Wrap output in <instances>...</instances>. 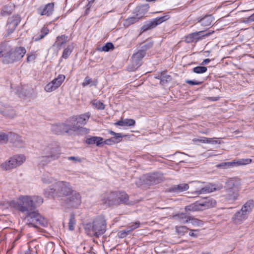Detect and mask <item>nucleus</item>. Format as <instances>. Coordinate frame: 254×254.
<instances>
[{"label": "nucleus", "instance_id": "nucleus-1", "mask_svg": "<svg viewBox=\"0 0 254 254\" xmlns=\"http://www.w3.org/2000/svg\"><path fill=\"white\" fill-rule=\"evenodd\" d=\"M43 202V198L39 196L21 195L16 200L11 201L10 206L26 214L34 210Z\"/></svg>", "mask_w": 254, "mask_h": 254}, {"label": "nucleus", "instance_id": "nucleus-2", "mask_svg": "<svg viewBox=\"0 0 254 254\" xmlns=\"http://www.w3.org/2000/svg\"><path fill=\"white\" fill-rule=\"evenodd\" d=\"M73 192L69 183L64 181L56 182L44 191V194L47 197L51 196L54 197L66 196Z\"/></svg>", "mask_w": 254, "mask_h": 254}, {"label": "nucleus", "instance_id": "nucleus-3", "mask_svg": "<svg viewBox=\"0 0 254 254\" xmlns=\"http://www.w3.org/2000/svg\"><path fill=\"white\" fill-rule=\"evenodd\" d=\"M106 225L105 218L102 216H98L95 218L92 222L86 224L84 225V230L88 236L98 238L106 232Z\"/></svg>", "mask_w": 254, "mask_h": 254}, {"label": "nucleus", "instance_id": "nucleus-4", "mask_svg": "<svg viewBox=\"0 0 254 254\" xmlns=\"http://www.w3.org/2000/svg\"><path fill=\"white\" fill-rule=\"evenodd\" d=\"M42 156L39 158L40 162L45 165L50 162L59 159L61 155L60 148L55 144H50L41 150Z\"/></svg>", "mask_w": 254, "mask_h": 254}, {"label": "nucleus", "instance_id": "nucleus-5", "mask_svg": "<svg viewBox=\"0 0 254 254\" xmlns=\"http://www.w3.org/2000/svg\"><path fill=\"white\" fill-rule=\"evenodd\" d=\"M8 51L3 54L2 62L5 64H12L19 61L23 58L26 51L24 47H17L13 50L11 47L6 43L5 49H8Z\"/></svg>", "mask_w": 254, "mask_h": 254}, {"label": "nucleus", "instance_id": "nucleus-6", "mask_svg": "<svg viewBox=\"0 0 254 254\" xmlns=\"http://www.w3.org/2000/svg\"><path fill=\"white\" fill-rule=\"evenodd\" d=\"M26 160L23 154H17L5 160L0 165V168L4 171H10L22 165Z\"/></svg>", "mask_w": 254, "mask_h": 254}, {"label": "nucleus", "instance_id": "nucleus-7", "mask_svg": "<svg viewBox=\"0 0 254 254\" xmlns=\"http://www.w3.org/2000/svg\"><path fill=\"white\" fill-rule=\"evenodd\" d=\"M216 204V201L215 199L206 198L202 202L196 201L194 203L186 206L185 210L187 211H201L214 207Z\"/></svg>", "mask_w": 254, "mask_h": 254}, {"label": "nucleus", "instance_id": "nucleus-8", "mask_svg": "<svg viewBox=\"0 0 254 254\" xmlns=\"http://www.w3.org/2000/svg\"><path fill=\"white\" fill-rule=\"evenodd\" d=\"M28 224L34 227H38L39 226H44L46 223V220L39 213L33 210L26 213L25 217Z\"/></svg>", "mask_w": 254, "mask_h": 254}, {"label": "nucleus", "instance_id": "nucleus-9", "mask_svg": "<svg viewBox=\"0 0 254 254\" xmlns=\"http://www.w3.org/2000/svg\"><path fill=\"white\" fill-rule=\"evenodd\" d=\"M65 79V76L63 74H59L58 76L48 83L44 89L47 92H51L58 88Z\"/></svg>", "mask_w": 254, "mask_h": 254}, {"label": "nucleus", "instance_id": "nucleus-10", "mask_svg": "<svg viewBox=\"0 0 254 254\" xmlns=\"http://www.w3.org/2000/svg\"><path fill=\"white\" fill-rule=\"evenodd\" d=\"M61 128H62V133H68L70 131L78 132H86L87 129L82 127H79V126H75V124L69 123L67 124H61Z\"/></svg>", "mask_w": 254, "mask_h": 254}, {"label": "nucleus", "instance_id": "nucleus-11", "mask_svg": "<svg viewBox=\"0 0 254 254\" xmlns=\"http://www.w3.org/2000/svg\"><path fill=\"white\" fill-rule=\"evenodd\" d=\"M72 195L67 198L66 201L63 203V205H67L68 206L76 208L81 203V197L79 192H74L71 193Z\"/></svg>", "mask_w": 254, "mask_h": 254}, {"label": "nucleus", "instance_id": "nucleus-12", "mask_svg": "<svg viewBox=\"0 0 254 254\" xmlns=\"http://www.w3.org/2000/svg\"><path fill=\"white\" fill-rule=\"evenodd\" d=\"M5 99H0V113L3 116L13 118L15 116V112L11 107L5 103Z\"/></svg>", "mask_w": 254, "mask_h": 254}, {"label": "nucleus", "instance_id": "nucleus-13", "mask_svg": "<svg viewBox=\"0 0 254 254\" xmlns=\"http://www.w3.org/2000/svg\"><path fill=\"white\" fill-rule=\"evenodd\" d=\"M90 114L89 113H87L80 115L78 117H72L68 119L67 122L69 123L75 124V126H79V127H81V126H84L87 123L90 118Z\"/></svg>", "mask_w": 254, "mask_h": 254}, {"label": "nucleus", "instance_id": "nucleus-14", "mask_svg": "<svg viewBox=\"0 0 254 254\" xmlns=\"http://www.w3.org/2000/svg\"><path fill=\"white\" fill-rule=\"evenodd\" d=\"M20 21L21 18L19 15H15L8 19L7 24L8 35L13 32Z\"/></svg>", "mask_w": 254, "mask_h": 254}, {"label": "nucleus", "instance_id": "nucleus-15", "mask_svg": "<svg viewBox=\"0 0 254 254\" xmlns=\"http://www.w3.org/2000/svg\"><path fill=\"white\" fill-rule=\"evenodd\" d=\"M203 32V31H201L197 32H194L190 34L189 35L186 37L185 41L188 43H192L194 41H197L199 39H201L200 36L202 37H206L209 36L211 34L210 33L208 32L203 35H201V33Z\"/></svg>", "mask_w": 254, "mask_h": 254}, {"label": "nucleus", "instance_id": "nucleus-16", "mask_svg": "<svg viewBox=\"0 0 254 254\" xmlns=\"http://www.w3.org/2000/svg\"><path fill=\"white\" fill-rule=\"evenodd\" d=\"M248 218V215L244 213L241 209L237 211L232 218V221L236 225L241 224Z\"/></svg>", "mask_w": 254, "mask_h": 254}, {"label": "nucleus", "instance_id": "nucleus-17", "mask_svg": "<svg viewBox=\"0 0 254 254\" xmlns=\"http://www.w3.org/2000/svg\"><path fill=\"white\" fill-rule=\"evenodd\" d=\"M225 193L223 196L226 200L234 201L238 199L239 196L240 190L225 188Z\"/></svg>", "mask_w": 254, "mask_h": 254}, {"label": "nucleus", "instance_id": "nucleus-18", "mask_svg": "<svg viewBox=\"0 0 254 254\" xmlns=\"http://www.w3.org/2000/svg\"><path fill=\"white\" fill-rule=\"evenodd\" d=\"M241 182L237 178H231L226 183L225 188L232 189V190H240Z\"/></svg>", "mask_w": 254, "mask_h": 254}, {"label": "nucleus", "instance_id": "nucleus-19", "mask_svg": "<svg viewBox=\"0 0 254 254\" xmlns=\"http://www.w3.org/2000/svg\"><path fill=\"white\" fill-rule=\"evenodd\" d=\"M9 139L15 147L20 148L24 145L25 142L21 136L11 132H9Z\"/></svg>", "mask_w": 254, "mask_h": 254}, {"label": "nucleus", "instance_id": "nucleus-20", "mask_svg": "<svg viewBox=\"0 0 254 254\" xmlns=\"http://www.w3.org/2000/svg\"><path fill=\"white\" fill-rule=\"evenodd\" d=\"M104 201L105 203L109 206L118 205V201L117 199L116 191L111 192L107 194Z\"/></svg>", "mask_w": 254, "mask_h": 254}, {"label": "nucleus", "instance_id": "nucleus-21", "mask_svg": "<svg viewBox=\"0 0 254 254\" xmlns=\"http://www.w3.org/2000/svg\"><path fill=\"white\" fill-rule=\"evenodd\" d=\"M221 188H216L215 184H210L201 188L200 190L195 191L197 194H205L212 192L217 190H220Z\"/></svg>", "mask_w": 254, "mask_h": 254}, {"label": "nucleus", "instance_id": "nucleus-22", "mask_svg": "<svg viewBox=\"0 0 254 254\" xmlns=\"http://www.w3.org/2000/svg\"><path fill=\"white\" fill-rule=\"evenodd\" d=\"M147 179L152 184L160 183L163 180V175L161 174L154 173L147 176Z\"/></svg>", "mask_w": 254, "mask_h": 254}, {"label": "nucleus", "instance_id": "nucleus-23", "mask_svg": "<svg viewBox=\"0 0 254 254\" xmlns=\"http://www.w3.org/2000/svg\"><path fill=\"white\" fill-rule=\"evenodd\" d=\"M155 78L160 80V84L162 85H165L172 80L171 76L167 74L166 71H162Z\"/></svg>", "mask_w": 254, "mask_h": 254}, {"label": "nucleus", "instance_id": "nucleus-24", "mask_svg": "<svg viewBox=\"0 0 254 254\" xmlns=\"http://www.w3.org/2000/svg\"><path fill=\"white\" fill-rule=\"evenodd\" d=\"M85 142L88 144H96L97 146H100L103 144V138L98 136H92L87 138Z\"/></svg>", "mask_w": 254, "mask_h": 254}, {"label": "nucleus", "instance_id": "nucleus-25", "mask_svg": "<svg viewBox=\"0 0 254 254\" xmlns=\"http://www.w3.org/2000/svg\"><path fill=\"white\" fill-rule=\"evenodd\" d=\"M189 186L187 184H181L174 186L169 189V192H180L189 189Z\"/></svg>", "mask_w": 254, "mask_h": 254}, {"label": "nucleus", "instance_id": "nucleus-26", "mask_svg": "<svg viewBox=\"0 0 254 254\" xmlns=\"http://www.w3.org/2000/svg\"><path fill=\"white\" fill-rule=\"evenodd\" d=\"M118 205L121 203L128 204V195L125 192L116 191Z\"/></svg>", "mask_w": 254, "mask_h": 254}, {"label": "nucleus", "instance_id": "nucleus-27", "mask_svg": "<svg viewBox=\"0 0 254 254\" xmlns=\"http://www.w3.org/2000/svg\"><path fill=\"white\" fill-rule=\"evenodd\" d=\"M254 206V202L252 200L247 201L242 207L241 210L246 213L247 215L249 214L252 211Z\"/></svg>", "mask_w": 254, "mask_h": 254}, {"label": "nucleus", "instance_id": "nucleus-28", "mask_svg": "<svg viewBox=\"0 0 254 254\" xmlns=\"http://www.w3.org/2000/svg\"><path fill=\"white\" fill-rule=\"evenodd\" d=\"M54 3L53 2L49 3L44 6L40 13L42 15H50L52 14L54 10Z\"/></svg>", "mask_w": 254, "mask_h": 254}, {"label": "nucleus", "instance_id": "nucleus-29", "mask_svg": "<svg viewBox=\"0 0 254 254\" xmlns=\"http://www.w3.org/2000/svg\"><path fill=\"white\" fill-rule=\"evenodd\" d=\"M135 124V122L133 119H127L125 120H120L115 123L116 126H133Z\"/></svg>", "mask_w": 254, "mask_h": 254}, {"label": "nucleus", "instance_id": "nucleus-30", "mask_svg": "<svg viewBox=\"0 0 254 254\" xmlns=\"http://www.w3.org/2000/svg\"><path fill=\"white\" fill-rule=\"evenodd\" d=\"M213 22V17L211 15L206 16L200 20L201 25L205 27L210 26Z\"/></svg>", "mask_w": 254, "mask_h": 254}, {"label": "nucleus", "instance_id": "nucleus-31", "mask_svg": "<svg viewBox=\"0 0 254 254\" xmlns=\"http://www.w3.org/2000/svg\"><path fill=\"white\" fill-rule=\"evenodd\" d=\"M68 37L65 35H62L57 38V41L55 42V45L61 48L67 41Z\"/></svg>", "mask_w": 254, "mask_h": 254}, {"label": "nucleus", "instance_id": "nucleus-32", "mask_svg": "<svg viewBox=\"0 0 254 254\" xmlns=\"http://www.w3.org/2000/svg\"><path fill=\"white\" fill-rule=\"evenodd\" d=\"M146 55V52L145 50H139L136 53L132 55V59L137 62L141 60Z\"/></svg>", "mask_w": 254, "mask_h": 254}, {"label": "nucleus", "instance_id": "nucleus-33", "mask_svg": "<svg viewBox=\"0 0 254 254\" xmlns=\"http://www.w3.org/2000/svg\"><path fill=\"white\" fill-rule=\"evenodd\" d=\"M108 132L109 134L112 135H114V136L112 138L113 139V140L115 142V143H119L122 140L123 136L121 133H116L112 130H109Z\"/></svg>", "mask_w": 254, "mask_h": 254}, {"label": "nucleus", "instance_id": "nucleus-34", "mask_svg": "<svg viewBox=\"0 0 254 254\" xmlns=\"http://www.w3.org/2000/svg\"><path fill=\"white\" fill-rule=\"evenodd\" d=\"M93 107L98 110H104L105 109V105L99 100H93L91 102Z\"/></svg>", "mask_w": 254, "mask_h": 254}, {"label": "nucleus", "instance_id": "nucleus-35", "mask_svg": "<svg viewBox=\"0 0 254 254\" xmlns=\"http://www.w3.org/2000/svg\"><path fill=\"white\" fill-rule=\"evenodd\" d=\"M76 223L75 215L71 214L70 215L69 221L68 222V229L70 231H73Z\"/></svg>", "mask_w": 254, "mask_h": 254}, {"label": "nucleus", "instance_id": "nucleus-36", "mask_svg": "<svg viewBox=\"0 0 254 254\" xmlns=\"http://www.w3.org/2000/svg\"><path fill=\"white\" fill-rule=\"evenodd\" d=\"M9 133L6 134L3 132H0V143L5 144L7 142L8 139H9Z\"/></svg>", "mask_w": 254, "mask_h": 254}, {"label": "nucleus", "instance_id": "nucleus-37", "mask_svg": "<svg viewBox=\"0 0 254 254\" xmlns=\"http://www.w3.org/2000/svg\"><path fill=\"white\" fill-rule=\"evenodd\" d=\"M207 67L205 66H198L193 68V71L196 73H203L206 72Z\"/></svg>", "mask_w": 254, "mask_h": 254}, {"label": "nucleus", "instance_id": "nucleus-38", "mask_svg": "<svg viewBox=\"0 0 254 254\" xmlns=\"http://www.w3.org/2000/svg\"><path fill=\"white\" fill-rule=\"evenodd\" d=\"M235 161L230 162H223L217 165L218 168H228L233 167L235 165Z\"/></svg>", "mask_w": 254, "mask_h": 254}, {"label": "nucleus", "instance_id": "nucleus-39", "mask_svg": "<svg viewBox=\"0 0 254 254\" xmlns=\"http://www.w3.org/2000/svg\"><path fill=\"white\" fill-rule=\"evenodd\" d=\"M140 17L137 16H133L128 17L126 20V24L129 25L133 24L139 20Z\"/></svg>", "mask_w": 254, "mask_h": 254}, {"label": "nucleus", "instance_id": "nucleus-40", "mask_svg": "<svg viewBox=\"0 0 254 254\" xmlns=\"http://www.w3.org/2000/svg\"><path fill=\"white\" fill-rule=\"evenodd\" d=\"M251 162L252 160L251 159H242L237 161V162H235V165L237 164L238 165H245L251 163Z\"/></svg>", "mask_w": 254, "mask_h": 254}, {"label": "nucleus", "instance_id": "nucleus-41", "mask_svg": "<svg viewBox=\"0 0 254 254\" xmlns=\"http://www.w3.org/2000/svg\"><path fill=\"white\" fill-rule=\"evenodd\" d=\"M114 45L110 42L107 43L105 44V46H103L102 47V49L101 51H104V52H108L111 49H114Z\"/></svg>", "mask_w": 254, "mask_h": 254}, {"label": "nucleus", "instance_id": "nucleus-42", "mask_svg": "<svg viewBox=\"0 0 254 254\" xmlns=\"http://www.w3.org/2000/svg\"><path fill=\"white\" fill-rule=\"evenodd\" d=\"M179 218L181 223H188L190 222V217L187 216L186 215L182 214L180 215H179Z\"/></svg>", "mask_w": 254, "mask_h": 254}, {"label": "nucleus", "instance_id": "nucleus-43", "mask_svg": "<svg viewBox=\"0 0 254 254\" xmlns=\"http://www.w3.org/2000/svg\"><path fill=\"white\" fill-rule=\"evenodd\" d=\"M72 51V49L69 46L65 48L63 53L62 57L64 59H67L70 55Z\"/></svg>", "mask_w": 254, "mask_h": 254}, {"label": "nucleus", "instance_id": "nucleus-44", "mask_svg": "<svg viewBox=\"0 0 254 254\" xmlns=\"http://www.w3.org/2000/svg\"><path fill=\"white\" fill-rule=\"evenodd\" d=\"M130 233L131 232L129 231L128 228L127 227L126 229L120 231L118 233V236L120 238H123L129 235Z\"/></svg>", "mask_w": 254, "mask_h": 254}, {"label": "nucleus", "instance_id": "nucleus-45", "mask_svg": "<svg viewBox=\"0 0 254 254\" xmlns=\"http://www.w3.org/2000/svg\"><path fill=\"white\" fill-rule=\"evenodd\" d=\"M61 124L59 125H54L52 127V130L56 133V134H60L62 133V128H61Z\"/></svg>", "mask_w": 254, "mask_h": 254}, {"label": "nucleus", "instance_id": "nucleus-46", "mask_svg": "<svg viewBox=\"0 0 254 254\" xmlns=\"http://www.w3.org/2000/svg\"><path fill=\"white\" fill-rule=\"evenodd\" d=\"M140 222L137 221V222H136L134 223L131 225L128 226L127 228L129 229V231L131 232L132 231H133L135 229L139 228L140 227Z\"/></svg>", "mask_w": 254, "mask_h": 254}, {"label": "nucleus", "instance_id": "nucleus-47", "mask_svg": "<svg viewBox=\"0 0 254 254\" xmlns=\"http://www.w3.org/2000/svg\"><path fill=\"white\" fill-rule=\"evenodd\" d=\"M194 142H200L202 143H206V142H210L209 139H207V137H203L201 139L193 138L192 139Z\"/></svg>", "mask_w": 254, "mask_h": 254}, {"label": "nucleus", "instance_id": "nucleus-48", "mask_svg": "<svg viewBox=\"0 0 254 254\" xmlns=\"http://www.w3.org/2000/svg\"><path fill=\"white\" fill-rule=\"evenodd\" d=\"M6 44V43H3L0 45V57H2L3 58L4 53L8 51V48L5 49Z\"/></svg>", "mask_w": 254, "mask_h": 254}, {"label": "nucleus", "instance_id": "nucleus-49", "mask_svg": "<svg viewBox=\"0 0 254 254\" xmlns=\"http://www.w3.org/2000/svg\"><path fill=\"white\" fill-rule=\"evenodd\" d=\"M92 82V79L89 76H86L82 83L83 87H85Z\"/></svg>", "mask_w": 254, "mask_h": 254}, {"label": "nucleus", "instance_id": "nucleus-50", "mask_svg": "<svg viewBox=\"0 0 254 254\" xmlns=\"http://www.w3.org/2000/svg\"><path fill=\"white\" fill-rule=\"evenodd\" d=\"M153 28H154V27L152 23H151V22H150V23L143 25L141 29L142 30V31H145L148 30L149 29H152Z\"/></svg>", "mask_w": 254, "mask_h": 254}, {"label": "nucleus", "instance_id": "nucleus-51", "mask_svg": "<svg viewBox=\"0 0 254 254\" xmlns=\"http://www.w3.org/2000/svg\"><path fill=\"white\" fill-rule=\"evenodd\" d=\"M189 223H191L193 225H199L201 223V221L197 219L190 218Z\"/></svg>", "mask_w": 254, "mask_h": 254}, {"label": "nucleus", "instance_id": "nucleus-52", "mask_svg": "<svg viewBox=\"0 0 254 254\" xmlns=\"http://www.w3.org/2000/svg\"><path fill=\"white\" fill-rule=\"evenodd\" d=\"M42 181L45 184H50V183L53 182V178L52 177H50V178L44 177L42 178Z\"/></svg>", "mask_w": 254, "mask_h": 254}, {"label": "nucleus", "instance_id": "nucleus-53", "mask_svg": "<svg viewBox=\"0 0 254 254\" xmlns=\"http://www.w3.org/2000/svg\"><path fill=\"white\" fill-rule=\"evenodd\" d=\"M115 142L114 141L113 139L112 138L107 139L105 141H103V144H108V145H112L115 144Z\"/></svg>", "mask_w": 254, "mask_h": 254}, {"label": "nucleus", "instance_id": "nucleus-54", "mask_svg": "<svg viewBox=\"0 0 254 254\" xmlns=\"http://www.w3.org/2000/svg\"><path fill=\"white\" fill-rule=\"evenodd\" d=\"M186 83H187L188 84H189L190 85H200L201 83V82L188 80L186 81Z\"/></svg>", "mask_w": 254, "mask_h": 254}, {"label": "nucleus", "instance_id": "nucleus-55", "mask_svg": "<svg viewBox=\"0 0 254 254\" xmlns=\"http://www.w3.org/2000/svg\"><path fill=\"white\" fill-rule=\"evenodd\" d=\"M154 27H156L158 24L162 23L159 18H156L153 21H151Z\"/></svg>", "mask_w": 254, "mask_h": 254}, {"label": "nucleus", "instance_id": "nucleus-56", "mask_svg": "<svg viewBox=\"0 0 254 254\" xmlns=\"http://www.w3.org/2000/svg\"><path fill=\"white\" fill-rule=\"evenodd\" d=\"M35 58H36L35 55L31 54V55H27L26 60L28 62H29L34 60Z\"/></svg>", "mask_w": 254, "mask_h": 254}, {"label": "nucleus", "instance_id": "nucleus-57", "mask_svg": "<svg viewBox=\"0 0 254 254\" xmlns=\"http://www.w3.org/2000/svg\"><path fill=\"white\" fill-rule=\"evenodd\" d=\"M67 159L68 160H72V161L79 162L81 161V159L79 158L74 157V156L68 157L67 158Z\"/></svg>", "mask_w": 254, "mask_h": 254}, {"label": "nucleus", "instance_id": "nucleus-58", "mask_svg": "<svg viewBox=\"0 0 254 254\" xmlns=\"http://www.w3.org/2000/svg\"><path fill=\"white\" fill-rule=\"evenodd\" d=\"M214 138H207V139H209L210 142H206V143H211V144H217L220 143L218 140H213Z\"/></svg>", "mask_w": 254, "mask_h": 254}, {"label": "nucleus", "instance_id": "nucleus-59", "mask_svg": "<svg viewBox=\"0 0 254 254\" xmlns=\"http://www.w3.org/2000/svg\"><path fill=\"white\" fill-rule=\"evenodd\" d=\"M160 19L161 22L162 23L163 22L168 20L169 18V15H165L160 17H159Z\"/></svg>", "mask_w": 254, "mask_h": 254}, {"label": "nucleus", "instance_id": "nucleus-60", "mask_svg": "<svg viewBox=\"0 0 254 254\" xmlns=\"http://www.w3.org/2000/svg\"><path fill=\"white\" fill-rule=\"evenodd\" d=\"M219 98H220L219 97H211L208 98L209 100L212 101H216L218 100Z\"/></svg>", "mask_w": 254, "mask_h": 254}, {"label": "nucleus", "instance_id": "nucleus-61", "mask_svg": "<svg viewBox=\"0 0 254 254\" xmlns=\"http://www.w3.org/2000/svg\"><path fill=\"white\" fill-rule=\"evenodd\" d=\"M210 60L209 59H206L205 60H203L202 64H207V63H208L209 62H210Z\"/></svg>", "mask_w": 254, "mask_h": 254}, {"label": "nucleus", "instance_id": "nucleus-62", "mask_svg": "<svg viewBox=\"0 0 254 254\" xmlns=\"http://www.w3.org/2000/svg\"><path fill=\"white\" fill-rule=\"evenodd\" d=\"M248 19L250 21H254V13L249 16Z\"/></svg>", "mask_w": 254, "mask_h": 254}, {"label": "nucleus", "instance_id": "nucleus-63", "mask_svg": "<svg viewBox=\"0 0 254 254\" xmlns=\"http://www.w3.org/2000/svg\"><path fill=\"white\" fill-rule=\"evenodd\" d=\"M43 31L45 33V34L44 35L41 36L40 38H43L45 35L48 34V29H43Z\"/></svg>", "mask_w": 254, "mask_h": 254}, {"label": "nucleus", "instance_id": "nucleus-64", "mask_svg": "<svg viewBox=\"0 0 254 254\" xmlns=\"http://www.w3.org/2000/svg\"><path fill=\"white\" fill-rule=\"evenodd\" d=\"M193 231H194L192 230H190V232L189 233L190 236H195V235L194 234Z\"/></svg>", "mask_w": 254, "mask_h": 254}]
</instances>
